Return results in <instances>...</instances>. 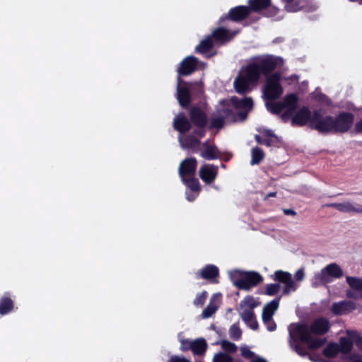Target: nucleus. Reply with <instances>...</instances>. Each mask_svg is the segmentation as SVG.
Returning <instances> with one entry per match:
<instances>
[{
    "label": "nucleus",
    "instance_id": "obj_52",
    "mask_svg": "<svg viewBox=\"0 0 362 362\" xmlns=\"http://www.w3.org/2000/svg\"><path fill=\"white\" fill-rule=\"evenodd\" d=\"M262 144H265L267 146H272V139H267L264 140Z\"/></svg>",
    "mask_w": 362,
    "mask_h": 362
},
{
    "label": "nucleus",
    "instance_id": "obj_57",
    "mask_svg": "<svg viewBox=\"0 0 362 362\" xmlns=\"http://www.w3.org/2000/svg\"><path fill=\"white\" fill-rule=\"evenodd\" d=\"M267 135L269 136H274V135L272 133V131L270 130L267 131Z\"/></svg>",
    "mask_w": 362,
    "mask_h": 362
},
{
    "label": "nucleus",
    "instance_id": "obj_51",
    "mask_svg": "<svg viewBox=\"0 0 362 362\" xmlns=\"http://www.w3.org/2000/svg\"><path fill=\"white\" fill-rule=\"evenodd\" d=\"M284 214L286 215L294 216V215H296V211H294L293 209H285Z\"/></svg>",
    "mask_w": 362,
    "mask_h": 362
},
{
    "label": "nucleus",
    "instance_id": "obj_21",
    "mask_svg": "<svg viewBox=\"0 0 362 362\" xmlns=\"http://www.w3.org/2000/svg\"><path fill=\"white\" fill-rule=\"evenodd\" d=\"M221 295L218 293L214 294L211 298L209 304L203 310L202 317L204 319L209 318L217 310L220 304Z\"/></svg>",
    "mask_w": 362,
    "mask_h": 362
},
{
    "label": "nucleus",
    "instance_id": "obj_44",
    "mask_svg": "<svg viewBox=\"0 0 362 362\" xmlns=\"http://www.w3.org/2000/svg\"><path fill=\"white\" fill-rule=\"evenodd\" d=\"M207 298V292L203 291L201 294L198 295L194 300V304L197 306H202L204 305L206 299Z\"/></svg>",
    "mask_w": 362,
    "mask_h": 362
},
{
    "label": "nucleus",
    "instance_id": "obj_43",
    "mask_svg": "<svg viewBox=\"0 0 362 362\" xmlns=\"http://www.w3.org/2000/svg\"><path fill=\"white\" fill-rule=\"evenodd\" d=\"M346 334H348L353 340H354V343L357 346L358 348L362 349V337H359L358 334L354 331H347Z\"/></svg>",
    "mask_w": 362,
    "mask_h": 362
},
{
    "label": "nucleus",
    "instance_id": "obj_10",
    "mask_svg": "<svg viewBox=\"0 0 362 362\" xmlns=\"http://www.w3.org/2000/svg\"><path fill=\"white\" fill-rule=\"evenodd\" d=\"M279 299H275L267 303L262 311V320L269 332L274 331L276 328V323L272 320L275 311L278 309Z\"/></svg>",
    "mask_w": 362,
    "mask_h": 362
},
{
    "label": "nucleus",
    "instance_id": "obj_58",
    "mask_svg": "<svg viewBox=\"0 0 362 362\" xmlns=\"http://www.w3.org/2000/svg\"><path fill=\"white\" fill-rule=\"evenodd\" d=\"M272 9L274 11V12L273 15L276 14V11H277V9H276V8H273Z\"/></svg>",
    "mask_w": 362,
    "mask_h": 362
},
{
    "label": "nucleus",
    "instance_id": "obj_26",
    "mask_svg": "<svg viewBox=\"0 0 362 362\" xmlns=\"http://www.w3.org/2000/svg\"><path fill=\"white\" fill-rule=\"evenodd\" d=\"M243 320L252 329H257L258 325L255 317L253 310L239 309Z\"/></svg>",
    "mask_w": 362,
    "mask_h": 362
},
{
    "label": "nucleus",
    "instance_id": "obj_19",
    "mask_svg": "<svg viewBox=\"0 0 362 362\" xmlns=\"http://www.w3.org/2000/svg\"><path fill=\"white\" fill-rule=\"evenodd\" d=\"M198 60L195 57L189 56L185 58L178 68L180 75H189L193 73L197 66Z\"/></svg>",
    "mask_w": 362,
    "mask_h": 362
},
{
    "label": "nucleus",
    "instance_id": "obj_2",
    "mask_svg": "<svg viewBox=\"0 0 362 362\" xmlns=\"http://www.w3.org/2000/svg\"><path fill=\"white\" fill-rule=\"evenodd\" d=\"M283 63L282 58L273 55L254 57L245 69L240 71L234 81L235 90L239 93L248 91L250 86L256 84L261 74L267 76L276 68L282 66Z\"/></svg>",
    "mask_w": 362,
    "mask_h": 362
},
{
    "label": "nucleus",
    "instance_id": "obj_24",
    "mask_svg": "<svg viewBox=\"0 0 362 362\" xmlns=\"http://www.w3.org/2000/svg\"><path fill=\"white\" fill-rule=\"evenodd\" d=\"M190 118L192 122L199 128L204 127L206 124V117L199 108L194 107L191 110Z\"/></svg>",
    "mask_w": 362,
    "mask_h": 362
},
{
    "label": "nucleus",
    "instance_id": "obj_42",
    "mask_svg": "<svg viewBox=\"0 0 362 362\" xmlns=\"http://www.w3.org/2000/svg\"><path fill=\"white\" fill-rule=\"evenodd\" d=\"M281 288L279 283L268 284L266 288V293L269 296H274L277 293Z\"/></svg>",
    "mask_w": 362,
    "mask_h": 362
},
{
    "label": "nucleus",
    "instance_id": "obj_40",
    "mask_svg": "<svg viewBox=\"0 0 362 362\" xmlns=\"http://www.w3.org/2000/svg\"><path fill=\"white\" fill-rule=\"evenodd\" d=\"M178 339L181 344V350L187 351L192 349V343L194 340L187 339L182 338V333L178 334Z\"/></svg>",
    "mask_w": 362,
    "mask_h": 362
},
{
    "label": "nucleus",
    "instance_id": "obj_56",
    "mask_svg": "<svg viewBox=\"0 0 362 362\" xmlns=\"http://www.w3.org/2000/svg\"><path fill=\"white\" fill-rule=\"evenodd\" d=\"M197 134H198L200 136H203L204 134V132L203 129H199L197 132Z\"/></svg>",
    "mask_w": 362,
    "mask_h": 362
},
{
    "label": "nucleus",
    "instance_id": "obj_6",
    "mask_svg": "<svg viewBox=\"0 0 362 362\" xmlns=\"http://www.w3.org/2000/svg\"><path fill=\"white\" fill-rule=\"evenodd\" d=\"M343 275L344 273L341 267L335 263H332L315 274L312 284L313 286L317 287L320 285L330 283L332 278L339 279Z\"/></svg>",
    "mask_w": 362,
    "mask_h": 362
},
{
    "label": "nucleus",
    "instance_id": "obj_7",
    "mask_svg": "<svg viewBox=\"0 0 362 362\" xmlns=\"http://www.w3.org/2000/svg\"><path fill=\"white\" fill-rule=\"evenodd\" d=\"M281 75L274 73L267 77L263 88L264 97L267 100H275L283 93V88L280 84Z\"/></svg>",
    "mask_w": 362,
    "mask_h": 362
},
{
    "label": "nucleus",
    "instance_id": "obj_55",
    "mask_svg": "<svg viewBox=\"0 0 362 362\" xmlns=\"http://www.w3.org/2000/svg\"><path fill=\"white\" fill-rule=\"evenodd\" d=\"M276 192H271L269 194H267L265 197V199H267L268 197H275L276 196Z\"/></svg>",
    "mask_w": 362,
    "mask_h": 362
},
{
    "label": "nucleus",
    "instance_id": "obj_45",
    "mask_svg": "<svg viewBox=\"0 0 362 362\" xmlns=\"http://www.w3.org/2000/svg\"><path fill=\"white\" fill-rule=\"evenodd\" d=\"M285 8L288 12H296L300 9V7L298 6L296 4L291 2L286 5Z\"/></svg>",
    "mask_w": 362,
    "mask_h": 362
},
{
    "label": "nucleus",
    "instance_id": "obj_30",
    "mask_svg": "<svg viewBox=\"0 0 362 362\" xmlns=\"http://www.w3.org/2000/svg\"><path fill=\"white\" fill-rule=\"evenodd\" d=\"M241 354L243 356L246 358L250 359V362H267L264 358L257 356L251 351L247 347H241L240 349Z\"/></svg>",
    "mask_w": 362,
    "mask_h": 362
},
{
    "label": "nucleus",
    "instance_id": "obj_34",
    "mask_svg": "<svg viewBox=\"0 0 362 362\" xmlns=\"http://www.w3.org/2000/svg\"><path fill=\"white\" fill-rule=\"evenodd\" d=\"M184 184H185L191 190L194 192L199 193L200 190V185L199 180L194 177H189L182 180Z\"/></svg>",
    "mask_w": 362,
    "mask_h": 362
},
{
    "label": "nucleus",
    "instance_id": "obj_4",
    "mask_svg": "<svg viewBox=\"0 0 362 362\" xmlns=\"http://www.w3.org/2000/svg\"><path fill=\"white\" fill-rule=\"evenodd\" d=\"M238 31L232 32L230 30L219 28L216 29L211 36H209L196 47V51L200 53H206L213 47V39L220 44H224L230 41Z\"/></svg>",
    "mask_w": 362,
    "mask_h": 362
},
{
    "label": "nucleus",
    "instance_id": "obj_35",
    "mask_svg": "<svg viewBox=\"0 0 362 362\" xmlns=\"http://www.w3.org/2000/svg\"><path fill=\"white\" fill-rule=\"evenodd\" d=\"M264 154L263 151L258 147H255L252 149V160L251 165H256L259 163L264 158Z\"/></svg>",
    "mask_w": 362,
    "mask_h": 362
},
{
    "label": "nucleus",
    "instance_id": "obj_28",
    "mask_svg": "<svg viewBox=\"0 0 362 362\" xmlns=\"http://www.w3.org/2000/svg\"><path fill=\"white\" fill-rule=\"evenodd\" d=\"M207 348V344L204 339H198L193 341L191 350L195 355H203Z\"/></svg>",
    "mask_w": 362,
    "mask_h": 362
},
{
    "label": "nucleus",
    "instance_id": "obj_14",
    "mask_svg": "<svg viewBox=\"0 0 362 362\" xmlns=\"http://www.w3.org/2000/svg\"><path fill=\"white\" fill-rule=\"evenodd\" d=\"M197 168V160L189 158L182 160L179 166L178 172L182 180L186 177H194Z\"/></svg>",
    "mask_w": 362,
    "mask_h": 362
},
{
    "label": "nucleus",
    "instance_id": "obj_54",
    "mask_svg": "<svg viewBox=\"0 0 362 362\" xmlns=\"http://www.w3.org/2000/svg\"><path fill=\"white\" fill-rule=\"evenodd\" d=\"M297 78H298V76H297L296 75H292V76H291L288 78V80H290V81H293L297 80Z\"/></svg>",
    "mask_w": 362,
    "mask_h": 362
},
{
    "label": "nucleus",
    "instance_id": "obj_31",
    "mask_svg": "<svg viewBox=\"0 0 362 362\" xmlns=\"http://www.w3.org/2000/svg\"><path fill=\"white\" fill-rule=\"evenodd\" d=\"M250 8L252 11H259L267 8L271 3V0H249Z\"/></svg>",
    "mask_w": 362,
    "mask_h": 362
},
{
    "label": "nucleus",
    "instance_id": "obj_22",
    "mask_svg": "<svg viewBox=\"0 0 362 362\" xmlns=\"http://www.w3.org/2000/svg\"><path fill=\"white\" fill-rule=\"evenodd\" d=\"M250 8L247 6H236L230 9L228 13V16L231 20L234 21H241L245 18L250 14Z\"/></svg>",
    "mask_w": 362,
    "mask_h": 362
},
{
    "label": "nucleus",
    "instance_id": "obj_25",
    "mask_svg": "<svg viewBox=\"0 0 362 362\" xmlns=\"http://www.w3.org/2000/svg\"><path fill=\"white\" fill-rule=\"evenodd\" d=\"M178 141L182 149H195L198 148L200 144L199 140L193 136L180 135L178 137Z\"/></svg>",
    "mask_w": 362,
    "mask_h": 362
},
{
    "label": "nucleus",
    "instance_id": "obj_23",
    "mask_svg": "<svg viewBox=\"0 0 362 362\" xmlns=\"http://www.w3.org/2000/svg\"><path fill=\"white\" fill-rule=\"evenodd\" d=\"M312 116L307 107H303L292 118V123L300 126L304 125L308 121L311 122Z\"/></svg>",
    "mask_w": 362,
    "mask_h": 362
},
{
    "label": "nucleus",
    "instance_id": "obj_9",
    "mask_svg": "<svg viewBox=\"0 0 362 362\" xmlns=\"http://www.w3.org/2000/svg\"><path fill=\"white\" fill-rule=\"evenodd\" d=\"M262 281V277L257 272H247L241 274L240 279L235 282V285L240 288L248 291L250 288L256 286Z\"/></svg>",
    "mask_w": 362,
    "mask_h": 362
},
{
    "label": "nucleus",
    "instance_id": "obj_53",
    "mask_svg": "<svg viewBox=\"0 0 362 362\" xmlns=\"http://www.w3.org/2000/svg\"><path fill=\"white\" fill-rule=\"evenodd\" d=\"M255 140L259 144H263V141L264 140H262L259 135H255Z\"/></svg>",
    "mask_w": 362,
    "mask_h": 362
},
{
    "label": "nucleus",
    "instance_id": "obj_33",
    "mask_svg": "<svg viewBox=\"0 0 362 362\" xmlns=\"http://www.w3.org/2000/svg\"><path fill=\"white\" fill-rule=\"evenodd\" d=\"M13 308V303L11 299L3 298L0 300V313L5 315L11 311Z\"/></svg>",
    "mask_w": 362,
    "mask_h": 362
},
{
    "label": "nucleus",
    "instance_id": "obj_49",
    "mask_svg": "<svg viewBox=\"0 0 362 362\" xmlns=\"http://www.w3.org/2000/svg\"><path fill=\"white\" fill-rule=\"evenodd\" d=\"M196 194L191 195L188 192H186L187 199L189 202H192L195 199L196 197L197 196L198 193L195 192Z\"/></svg>",
    "mask_w": 362,
    "mask_h": 362
},
{
    "label": "nucleus",
    "instance_id": "obj_48",
    "mask_svg": "<svg viewBox=\"0 0 362 362\" xmlns=\"http://www.w3.org/2000/svg\"><path fill=\"white\" fill-rule=\"evenodd\" d=\"M351 362H362V357L359 355H352L350 357Z\"/></svg>",
    "mask_w": 362,
    "mask_h": 362
},
{
    "label": "nucleus",
    "instance_id": "obj_20",
    "mask_svg": "<svg viewBox=\"0 0 362 362\" xmlns=\"http://www.w3.org/2000/svg\"><path fill=\"white\" fill-rule=\"evenodd\" d=\"M173 127L180 133L188 132L191 128V124L187 117L182 114H178L174 119Z\"/></svg>",
    "mask_w": 362,
    "mask_h": 362
},
{
    "label": "nucleus",
    "instance_id": "obj_5",
    "mask_svg": "<svg viewBox=\"0 0 362 362\" xmlns=\"http://www.w3.org/2000/svg\"><path fill=\"white\" fill-rule=\"evenodd\" d=\"M298 98L294 94H290L285 97L282 102H266L267 109L272 113L278 114L285 110L282 117L287 119L291 117L297 108Z\"/></svg>",
    "mask_w": 362,
    "mask_h": 362
},
{
    "label": "nucleus",
    "instance_id": "obj_12",
    "mask_svg": "<svg viewBox=\"0 0 362 362\" xmlns=\"http://www.w3.org/2000/svg\"><path fill=\"white\" fill-rule=\"evenodd\" d=\"M275 280L284 284L283 289L284 294H288L295 291L298 287L297 284L293 280L291 274L287 272L276 271L274 273Z\"/></svg>",
    "mask_w": 362,
    "mask_h": 362
},
{
    "label": "nucleus",
    "instance_id": "obj_3",
    "mask_svg": "<svg viewBox=\"0 0 362 362\" xmlns=\"http://www.w3.org/2000/svg\"><path fill=\"white\" fill-rule=\"evenodd\" d=\"M252 105L253 101L251 98L238 99L236 97H232L230 101H222L217 110V115L211 119V127L221 128L225 119L231 121L245 119Z\"/></svg>",
    "mask_w": 362,
    "mask_h": 362
},
{
    "label": "nucleus",
    "instance_id": "obj_18",
    "mask_svg": "<svg viewBox=\"0 0 362 362\" xmlns=\"http://www.w3.org/2000/svg\"><path fill=\"white\" fill-rule=\"evenodd\" d=\"M218 167L211 164H204L199 169V177L206 184L211 183L216 177Z\"/></svg>",
    "mask_w": 362,
    "mask_h": 362
},
{
    "label": "nucleus",
    "instance_id": "obj_59",
    "mask_svg": "<svg viewBox=\"0 0 362 362\" xmlns=\"http://www.w3.org/2000/svg\"><path fill=\"white\" fill-rule=\"evenodd\" d=\"M310 359L312 361H315V359L313 358V357L311 356H310Z\"/></svg>",
    "mask_w": 362,
    "mask_h": 362
},
{
    "label": "nucleus",
    "instance_id": "obj_36",
    "mask_svg": "<svg viewBox=\"0 0 362 362\" xmlns=\"http://www.w3.org/2000/svg\"><path fill=\"white\" fill-rule=\"evenodd\" d=\"M339 351V346L336 343L329 344L323 350L327 357H334Z\"/></svg>",
    "mask_w": 362,
    "mask_h": 362
},
{
    "label": "nucleus",
    "instance_id": "obj_50",
    "mask_svg": "<svg viewBox=\"0 0 362 362\" xmlns=\"http://www.w3.org/2000/svg\"><path fill=\"white\" fill-rule=\"evenodd\" d=\"M356 130L362 132V119L356 124Z\"/></svg>",
    "mask_w": 362,
    "mask_h": 362
},
{
    "label": "nucleus",
    "instance_id": "obj_17",
    "mask_svg": "<svg viewBox=\"0 0 362 362\" xmlns=\"http://www.w3.org/2000/svg\"><path fill=\"white\" fill-rule=\"evenodd\" d=\"M177 95L179 103L182 107L187 106L190 103V93L188 85L181 81L180 76L177 77Z\"/></svg>",
    "mask_w": 362,
    "mask_h": 362
},
{
    "label": "nucleus",
    "instance_id": "obj_16",
    "mask_svg": "<svg viewBox=\"0 0 362 362\" xmlns=\"http://www.w3.org/2000/svg\"><path fill=\"white\" fill-rule=\"evenodd\" d=\"M356 309V303L351 300H341L334 303L331 311L335 315H347Z\"/></svg>",
    "mask_w": 362,
    "mask_h": 362
},
{
    "label": "nucleus",
    "instance_id": "obj_27",
    "mask_svg": "<svg viewBox=\"0 0 362 362\" xmlns=\"http://www.w3.org/2000/svg\"><path fill=\"white\" fill-rule=\"evenodd\" d=\"M218 275V269L213 264L206 265L201 271V276L205 279H212Z\"/></svg>",
    "mask_w": 362,
    "mask_h": 362
},
{
    "label": "nucleus",
    "instance_id": "obj_29",
    "mask_svg": "<svg viewBox=\"0 0 362 362\" xmlns=\"http://www.w3.org/2000/svg\"><path fill=\"white\" fill-rule=\"evenodd\" d=\"M354 340L347 334V337H341L339 341V351L343 354L349 353L353 346Z\"/></svg>",
    "mask_w": 362,
    "mask_h": 362
},
{
    "label": "nucleus",
    "instance_id": "obj_15",
    "mask_svg": "<svg viewBox=\"0 0 362 362\" xmlns=\"http://www.w3.org/2000/svg\"><path fill=\"white\" fill-rule=\"evenodd\" d=\"M327 206L334 208L342 213L362 214V205L349 200L341 203H331Z\"/></svg>",
    "mask_w": 362,
    "mask_h": 362
},
{
    "label": "nucleus",
    "instance_id": "obj_1",
    "mask_svg": "<svg viewBox=\"0 0 362 362\" xmlns=\"http://www.w3.org/2000/svg\"><path fill=\"white\" fill-rule=\"evenodd\" d=\"M329 327V322L323 317L317 319L310 326L305 324L291 325L288 327L289 345L298 355L306 356L307 351L298 341L306 343L310 349H317L325 344V340L315 336L325 334Z\"/></svg>",
    "mask_w": 362,
    "mask_h": 362
},
{
    "label": "nucleus",
    "instance_id": "obj_32",
    "mask_svg": "<svg viewBox=\"0 0 362 362\" xmlns=\"http://www.w3.org/2000/svg\"><path fill=\"white\" fill-rule=\"evenodd\" d=\"M202 156L207 160H214L218 157V151L215 146H207L201 153Z\"/></svg>",
    "mask_w": 362,
    "mask_h": 362
},
{
    "label": "nucleus",
    "instance_id": "obj_41",
    "mask_svg": "<svg viewBox=\"0 0 362 362\" xmlns=\"http://www.w3.org/2000/svg\"><path fill=\"white\" fill-rule=\"evenodd\" d=\"M229 334L230 338L234 340H238L241 337V330L236 325H233L229 329Z\"/></svg>",
    "mask_w": 362,
    "mask_h": 362
},
{
    "label": "nucleus",
    "instance_id": "obj_39",
    "mask_svg": "<svg viewBox=\"0 0 362 362\" xmlns=\"http://www.w3.org/2000/svg\"><path fill=\"white\" fill-rule=\"evenodd\" d=\"M233 358L226 352H218L214 356L213 362H232Z\"/></svg>",
    "mask_w": 362,
    "mask_h": 362
},
{
    "label": "nucleus",
    "instance_id": "obj_11",
    "mask_svg": "<svg viewBox=\"0 0 362 362\" xmlns=\"http://www.w3.org/2000/svg\"><path fill=\"white\" fill-rule=\"evenodd\" d=\"M354 122V116L351 113L344 112L334 119V133L346 132L351 127Z\"/></svg>",
    "mask_w": 362,
    "mask_h": 362
},
{
    "label": "nucleus",
    "instance_id": "obj_47",
    "mask_svg": "<svg viewBox=\"0 0 362 362\" xmlns=\"http://www.w3.org/2000/svg\"><path fill=\"white\" fill-rule=\"evenodd\" d=\"M304 271L303 269H298L295 274V278L297 281H301L304 279Z\"/></svg>",
    "mask_w": 362,
    "mask_h": 362
},
{
    "label": "nucleus",
    "instance_id": "obj_13",
    "mask_svg": "<svg viewBox=\"0 0 362 362\" xmlns=\"http://www.w3.org/2000/svg\"><path fill=\"white\" fill-rule=\"evenodd\" d=\"M346 282L351 288L346 291V296L354 299H362V279L347 276Z\"/></svg>",
    "mask_w": 362,
    "mask_h": 362
},
{
    "label": "nucleus",
    "instance_id": "obj_38",
    "mask_svg": "<svg viewBox=\"0 0 362 362\" xmlns=\"http://www.w3.org/2000/svg\"><path fill=\"white\" fill-rule=\"evenodd\" d=\"M219 344H221L222 349L228 354H233L237 351V346L230 341L227 340H222Z\"/></svg>",
    "mask_w": 362,
    "mask_h": 362
},
{
    "label": "nucleus",
    "instance_id": "obj_37",
    "mask_svg": "<svg viewBox=\"0 0 362 362\" xmlns=\"http://www.w3.org/2000/svg\"><path fill=\"white\" fill-rule=\"evenodd\" d=\"M258 303L252 296H247L240 304V309L253 310Z\"/></svg>",
    "mask_w": 362,
    "mask_h": 362
},
{
    "label": "nucleus",
    "instance_id": "obj_46",
    "mask_svg": "<svg viewBox=\"0 0 362 362\" xmlns=\"http://www.w3.org/2000/svg\"><path fill=\"white\" fill-rule=\"evenodd\" d=\"M168 362H190V361L183 356H173Z\"/></svg>",
    "mask_w": 362,
    "mask_h": 362
},
{
    "label": "nucleus",
    "instance_id": "obj_8",
    "mask_svg": "<svg viewBox=\"0 0 362 362\" xmlns=\"http://www.w3.org/2000/svg\"><path fill=\"white\" fill-rule=\"evenodd\" d=\"M311 126L322 133L334 132V118L329 116L322 117L319 112L315 111L311 118Z\"/></svg>",
    "mask_w": 362,
    "mask_h": 362
}]
</instances>
